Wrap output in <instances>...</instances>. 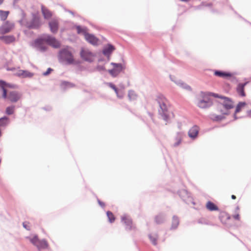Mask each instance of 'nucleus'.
Masks as SVG:
<instances>
[{"label": "nucleus", "instance_id": "1", "mask_svg": "<svg viewBox=\"0 0 251 251\" xmlns=\"http://www.w3.org/2000/svg\"><path fill=\"white\" fill-rule=\"evenodd\" d=\"M46 42L48 45L54 48L57 49L60 47V44L54 37L49 34H45L36 39L33 43V47L38 50L45 52L47 50V47L44 45Z\"/></svg>", "mask_w": 251, "mask_h": 251}, {"label": "nucleus", "instance_id": "2", "mask_svg": "<svg viewBox=\"0 0 251 251\" xmlns=\"http://www.w3.org/2000/svg\"><path fill=\"white\" fill-rule=\"evenodd\" d=\"M234 105L231 100L228 98H225V100L222 103L220 104L218 107V110L220 111L222 115H217L216 114H212L211 118L213 121H220L225 119L224 115L229 114V110L233 108Z\"/></svg>", "mask_w": 251, "mask_h": 251}, {"label": "nucleus", "instance_id": "3", "mask_svg": "<svg viewBox=\"0 0 251 251\" xmlns=\"http://www.w3.org/2000/svg\"><path fill=\"white\" fill-rule=\"evenodd\" d=\"M59 61L66 65L72 64L74 62V58L71 48L67 46L60 50L58 53Z\"/></svg>", "mask_w": 251, "mask_h": 251}, {"label": "nucleus", "instance_id": "4", "mask_svg": "<svg viewBox=\"0 0 251 251\" xmlns=\"http://www.w3.org/2000/svg\"><path fill=\"white\" fill-rule=\"evenodd\" d=\"M202 99H200L197 103V105L201 108H207L212 106L213 103L212 100L205 95L201 93Z\"/></svg>", "mask_w": 251, "mask_h": 251}, {"label": "nucleus", "instance_id": "5", "mask_svg": "<svg viewBox=\"0 0 251 251\" xmlns=\"http://www.w3.org/2000/svg\"><path fill=\"white\" fill-rule=\"evenodd\" d=\"M111 65L113 66V68L109 70L108 72L113 77H116L124 69V67L121 63L112 62Z\"/></svg>", "mask_w": 251, "mask_h": 251}, {"label": "nucleus", "instance_id": "6", "mask_svg": "<svg viewBox=\"0 0 251 251\" xmlns=\"http://www.w3.org/2000/svg\"><path fill=\"white\" fill-rule=\"evenodd\" d=\"M14 27V24L9 21H6L0 26V33L5 34L10 32Z\"/></svg>", "mask_w": 251, "mask_h": 251}, {"label": "nucleus", "instance_id": "7", "mask_svg": "<svg viewBox=\"0 0 251 251\" xmlns=\"http://www.w3.org/2000/svg\"><path fill=\"white\" fill-rule=\"evenodd\" d=\"M22 97V94L16 91H10L8 95H7L6 98L13 103L17 102Z\"/></svg>", "mask_w": 251, "mask_h": 251}, {"label": "nucleus", "instance_id": "8", "mask_svg": "<svg viewBox=\"0 0 251 251\" xmlns=\"http://www.w3.org/2000/svg\"><path fill=\"white\" fill-rule=\"evenodd\" d=\"M81 57L86 61L92 62L93 61V55L92 53L88 50L82 49L80 51Z\"/></svg>", "mask_w": 251, "mask_h": 251}, {"label": "nucleus", "instance_id": "9", "mask_svg": "<svg viewBox=\"0 0 251 251\" xmlns=\"http://www.w3.org/2000/svg\"><path fill=\"white\" fill-rule=\"evenodd\" d=\"M160 109H159V114L162 119L166 122L168 121V114L166 105L164 103L159 102Z\"/></svg>", "mask_w": 251, "mask_h": 251}, {"label": "nucleus", "instance_id": "10", "mask_svg": "<svg viewBox=\"0 0 251 251\" xmlns=\"http://www.w3.org/2000/svg\"><path fill=\"white\" fill-rule=\"evenodd\" d=\"M41 25L40 19L36 14H32V19L28 25V27L30 28H38Z\"/></svg>", "mask_w": 251, "mask_h": 251}, {"label": "nucleus", "instance_id": "11", "mask_svg": "<svg viewBox=\"0 0 251 251\" xmlns=\"http://www.w3.org/2000/svg\"><path fill=\"white\" fill-rule=\"evenodd\" d=\"M178 194L183 201H184L186 203L188 204H189L190 202L193 203L192 202L190 194L187 190L182 189L178 191Z\"/></svg>", "mask_w": 251, "mask_h": 251}, {"label": "nucleus", "instance_id": "12", "mask_svg": "<svg viewBox=\"0 0 251 251\" xmlns=\"http://www.w3.org/2000/svg\"><path fill=\"white\" fill-rule=\"evenodd\" d=\"M121 220L125 224L126 230H130L134 228L132 220L129 216L125 215L122 216Z\"/></svg>", "mask_w": 251, "mask_h": 251}, {"label": "nucleus", "instance_id": "13", "mask_svg": "<svg viewBox=\"0 0 251 251\" xmlns=\"http://www.w3.org/2000/svg\"><path fill=\"white\" fill-rule=\"evenodd\" d=\"M17 76L22 78H31L34 74L27 70H20L15 74Z\"/></svg>", "mask_w": 251, "mask_h": 251}, {"label": "nucleus", "instance_id": "14", "mask_svg": "<svg viewBox=\"0 0 251 251\" xmlns=\"http://www.w3.org/2000/svg\"><path fill=\"white\" fill-rule=\"evenodd\" d=\"M167 219V215L165 213H160L154 217L156 224L159 225L164 223Z\"/></svg>", "mask_w": 251, "mask_h": 251}, {"label": "nucleus", "instance_id": "15", "mask_svg": "<svg viewBox=\"0 0 251 251\" xmlns=\"http://www.w3.org/2000/svg\"><path fill=\"white\" fill-rule=\"evenodd\" d=\"M49 27L51 32L55 33L58 30V23L56 20H52L49 23Z\"/></svg>", "mask_w": 251, "mask_h": 251}, {"label": "nucleus", "instance_id": "16", "mask_svg": "<svg viewBox=\"0 0 251 251\" xmlns=\"http://www.w3.org/2000/svg\"><path fill=\"white\" fill-rule=\"evenodd\" d=\"M85 38L87 42L93 45L98 44V39L93 35L91 34H85Z\"/></svg>", "mask_w": 251, "mask_h": 251}, {"label": "nucleus", "instance_id": "17", "mask_svg": "<svg viewBox=\"0 0 251 251\" xmlns=\"http://www.w3.org/2000/svg\"><path fill=\"white\" fill-rule=\"evenodd\" d=\"M171 79L174 81L177 85L179 86V87H181L182 88L185 89L188 91H191V87L187 85V84L184 83L180 80H175L173 79V77L170 76Z\"/></svg>", "mask_w": 251, "mask_h": 251}, {"label": "nucleus", "instance_id": "18", "mask_svg": "<svg viewBox=\"0 0 251 251\" xmlns=\"http://www.w3.org/2000/svg\"><path fill=\"white\" fill-rule=\"evenodd\" d=\"M199 133V127L195 126L192 127L188 132L189 136L192 139H195Z\"/></svg>", "mask_w": 251, "mask_h": 251}, {"label": "nucleus", "instance_id": "19", "mask_svg": "<svg viewBox=\"0 0 251 251\" xmlns=\"http://www.w3.org/2000/svg\"><path fill=\"white\" fill-rule=\"evenodd\" d=\"M0 40L3 41L5 44H9L15 41V37L13 35H6L0 36Z\"/></svg>", "mask_w": 251, "mask_h": 251}, {"label": "nucleus", "instance_id": "20", "mask_svg": "<svg viewBox=\"0 0 251 251\" xmlns=\"http://www.w3.org/2000/svg\"><path fill=\"white\" fill-rule=\"evenodd\" d=\"M114 50L115 48L113 45L108 44L103 48L102 53L105 56L109 57Z\"/></svg>", "mask_w": 251, "mask_h": 251}, {"label": "nucleus", "instance_id": "21", "mask_svg": "<svg viewBox=\"0 0 251 251\" xmlns=\"http://www.w3.org/2000/svg\"><path fill=\"white\" fill-rule=\"evenodd\" d=\"M41 11L45 19H49L52 16L51 12L43 5L41 6Z\"/></svg>", "mask_w": 251, "mask_h": 251}, {"label": "nucleus", "instance_id": "22", "mask_svg": "<svg viewBox=\"0 0 251 251\" xmlns=\"http://www.w3.org/2000/svg\"><path fill=\"white\" fill-rule=\"evenodd\" d=\"M179 220L178 217L176 216H173L172 218V225L171 226V230L176 229L179 225Z\"/></svg>", "mask_w": 251, "mask_h": 251}, {"label": "nucleus", "instance_id": "23", "mask_svg": "<svg viewBox=\"0 0 251 251\" xmlns=\"http://www.w3.org/2000/svg\"><path fill=\"white\" fill-rule=\"evenodd\" d=\"M36 247L38 250L40 251L42 249H47L48 247V243L45 239L39 240Z\"/></svg>", "mask_w": 251, "mask_h": 251}, {"label": "nucleus", "instance_id": "24", "mask_svg": "<svg viewBox=\"0 0 251 251\" xmlns=\"http://www.w3.org/2000/svg\"><path fill=\"white\" fill-rule=\"evenodd\" d=\"M214 75L223 78L230 77L231 76V74L229 73H226L218 70H216L214 72Z\"/></svg>", "mask_w": 251, "mask_h": 251}, {"label": "nucleus", "instance_id": "25", "mask_svg": "<svg viewBox=\"0 0 251 251\" xmlns=\"http://www.w3.org/2000/svg\"><path fill=\"white\" fill-rule=\"evenodd\" d=\"M247 84V82H245L244 83H239L238 85L237 88V91L239 94L241 95L242 97H244L245 96V93L244 92V87L246 86V85Z\"/></svg>", "mask_w": 251, "mask_h": 251}, {"label": "nucleus", "instance_id": "26", "mask_svg": "<svg viewBox=\"0 0 251 251\" xmlns=\"http://www.w3.org/2000/svg\"><path fill=\"white\" fill-rule=\"evenodd\" d=\"M9 123V118L7 116H4L0 118V127H5Z\"/></svg>", "mask_w": 251, "mask_h": 251}, {"label": "nucleus", "instance_id": "27", "mask_svg": "<svg viewBox=\"0 0 251 251\" xmlns=\"http://www.w3.org/2000/svg\"><path fill=\"white\" fill-rule=\"evenodd\" d=\"M75 86V84L68 82V81H63L61 82L60 84V87L62 89L65 90L67 89L74 87Z\"/></svg>", "mask_w": 251, "mask_h": 251}, {"label": "nucleus", "instance_id": "28", "mask_svg": "<svg viewBox=\"0 0 251 251\" xmlns=\"http://www.w3.org/2000/svg\"><path fill=\"white\" fill-rule=\"evenodd\" d=\"M5 85H7V83L5 81L2 80H0V86L1 87V88L3 91L2 97L4 99H6L7 97V90L5 88H4V86Z\"/></svg>", "mask_w": 251, "mask_h": 251}, {"label": "nucleus", "instance_id": "29", "mask_svg": "<svg viewBox=\"0 0 251 251\" xmlns=\"http://www.w3.org/2000/svg\"><path fill=\"white\" fill-rule=\"evenodd\" d=\"M206 207L210 211H216L218 210V207L214 203L210 201L207 202Z\"/></svg>", "mask_w": 251, "mask_h": 251}, {"label": "nucleus", "instance_id": "30", "mask_svg": "<svg viewBox=\"0 0 251 251\" xmlns=\"http://www.w3.org/2000/svg\"><path fill=\"white\" fill-rule=\"evenodd\" d=\"M149 237L153 245L156 246L157 244V240L158 236L157 234H150L149 235Z\"/></svg>", "mask_w": 251, "mask_h": 251}, {"label": "nucleus", "instance_id": "31", "mask_svg": "<svg viewBox=\"0 0 251 251\" xmlns=\"http://www.w3.org/2000/svg\"><path fill=\"white\" fill-rule=\"evenodd\" d=\"M183 136V133L182 132H178L177 136L176 137V142L174 144V147H176L178 146L181 143L182 138Z\"/></svg>", "mask_w": 251, "mask_h": 251}, {"label": "nucleus", "instance_id": "32", "mask_svg": "<svg viewBox=\"0 0 251 251\" xmlns=\"http://www.w3.org/2000/svg\"><path fill=\"white\" fill-rule=\"evenodd\" d=\"M246 105V103L245 102H240L236 106L235 113L234 115V117L235 119H237V117L236 116V113L239 112L242 108V107H244Z\"/></svg>", "mask_w": 251, "mask_h": 251}, {"label": "nucleus", "instance_id": "33", "mask_svg": "<svg viewBox=\"0 0 251 251\" xmlns=\"http://www.w3.org/2000/svg\"><path fill=\"white\" fill-rule=\"evenodd\" d=\"M128 97L130 100H136L137 95L133 90H129L128 92Z\"/></svg>", "mask_w": 251, "mask_h": 251}, {"label": "nucleus", "instance_id": "34", "mask_svg": "<svg viewBox=\"0 0 251 251\" xmlns=\"http://www.w3.org/2000/svg\"><path fill=\"white\" fill-rule=\"evenodd\" d=\"M15 106L13 105L8 106L5 110V113L8 115L13 114L15 112Z\"/></svg>", "mask_w": 251, "mask_h": 251}, {"label": "nucleus", "instance_id": "35", "mask_svg": "<svg viewBox=\"0 0 251 251\" xmlns=\"http://www.w3.org/2000/svg\"><path fill=\"white\" fill-rule=\"evenodd\" d=\"M9 13V12L8 11L0 10V18L1 20L5 21L7 19Z\"/></svg>", "mask_w": 251, "mask_h": 251}, {"label": "nucleus", "instance_id": "36", "mask_svg": "<svg viewBox=\"0 0 251 251\" xmlns=\"http://www.w3.org/2000/svg\"><path fill=\"white\" fill-rule=\"evenodd\" d=\"M107 216L108 218V221L110 223H112L115 221V217L113 213L110 211H107L106 212Z\"/></svg>", "mask_w": 251, "mask_h": 251}, {"label": "nucleus", "instance_id": "37", "mask_svg": "<svg viewBox=\"0 0 251 251\" xmlns=\"http://www.w3.org/2000/svg\"><path fill=\"white\" fill-rule=\"evenodd\" d=\"M76 28L77 30V32L78 34L82 33L85 36V34H87L85 28H82L80 25H77L76 26Z\"/></svg>", "mask_w": 251, "mask_h": 251}, {"label": "nucleus", "instance_id": "38", "mask_svg": "<svg viewBox=\"0 0 251 251\" xmlns=\"http://www.w3.org/2000/svg\"><path fill=\"white\" fill-rule=\"evenodd\" d=\"M39 240L37 235H35L32 238H30V242L35 246H37Z\"/></svg>", "mask_w": 251, "mask_h": 251}, {"label": "nucleus", "instance_id": "39", "mask_svg": "<svg viewBox=\"0 0 251 251\" xmlns=\"http://www.w3.org/2000/svg\"><path fill=\"white\" fill-rule=\"evenodd\" d=\"M115 93L116 94V96L118 98L122 99L123 97V94L122 93H120L118 92V90L117 88L116 87L115 89L113 90Z\"/></svg>", "mask_w": 251, "mask_h": 251}, {"label": "nucleus", "instance_id": "40", "mask_svg": "<svg viewBox=\"0 0 251 251\" xmlns=\"http://www.w3.org/2000/svg\"><path fill=\"white\" fill-rule=\"evenodd\" d=\"M115 93L116 94V96L118 98L122 99L123 97V94L122 93H120L118 92V90L117 88L116 87L115 89L113 90Z\"/></svg>", "mask_w": 251, "mask_h": 251}, {"label": "nucleus", "instance_id": "41", "mask_svg": "<svg viewBox=\"0 0 251 251\" xmlns=\"http://www.w3.org/2000/svg\"><path fill=\"white\" fill-rule=\"evenodd\" d=\"M97 70L98 71H103L105 70V67L103 66L98 65L96 68Z\"/></svg>", "mask_w": 251, "mask_h": 251}, {"label": "nucleus", "instance_id": "42", "mask_svg": "<svg viewBox=\"0 0 251 251\" xmlns=\"http://www.w3.org/2000/svg\"><path fill=\"white\" fill-rule=\"evenodd\" d=\"M53 70L52 69H51L50 68H49L47 71H46L45 72H44L43 74V75H45V76H46V75H49L51 71H52Z\"/></svg>", "mask_w": 251, "mask_h": 251}, {"label": "nucleus", "instance_id": "43", "mask_svg": "<svg viewBox=\"0 0 251 251\" xmlns=\"http://www.w3.org/2000/svg\"><path fill=\"white\" fill-rule=\"evenodd\" d=\"M106 84L113 90L116 88V86L111 82H107Z\"/></svg>", "mask_w": 251, "mask_h": 251}, {"label": "nucleus", "instance_id": "44", "mask_svg": "<svg viewBox=\"0 0 251 251\" xmlns=\"http://www.w3.org/2000/svg\"><path fill=\"white\" fill-rule=\"evenodd\" d=\"M209 95H211V96H213V97H214L215 98H221L222 99H224V100H225V97H220L219 96V95L217 94H215V93H209Z\"/></svg>", "mask_w": 251, "mask_h": 251}, {"label": "nucleus", "instance_id": "45", "mask_svg": "<svg viewBox=\"0 0 251 251\" xmlns=\"http://www.w3.org/2000/svg\"><path fill=\"white\" fill-rule=\"evenodd\" d=\"M233 217L235 220H239V219H240V215L239 214H237L233 215Z\"/></svg>", "mask_w": 251, "mask_h": 251}, {"label": "nucleus", "instance_id": "46", "mask_svg": "<svg viewBox=\"0 0 251 251\" xmlns=\"http://www.w3.org/2000/svg\"><path fill=\"white\" fill-rule=\"evenodd\" d=\"M23 226L27 230H29V226H27V224L25 222H24L23 223Z\"/></svg>", "mask_w": 251, "mask_h": 251}, {"label": "nucleus", "instance_id": "47", "mask_svg": "<svg viewBox=\"0 0 251 251\" xmlns=\"http://www.w3.org/2000/svg\"><path fill=\"white\" fill-rule=\"evenodd\" d=\"M21 0H13V4L14 6H16L17 5V4L20 2Z\"/></svg>", "mask_w": 251, "mask_h": 251}, {"label": "nucleus", "instance_id": "48", "mask_svg": "<svg viewBox=\"0 0 251 251\" xmlns=\"http://www.w3.org/2000/svg\"><path fill=\"white\" fill-rule=\"evenodd\" d=\"M98 203L101 206V207H103L104 206V203L103 202H102V201H101L100 200H98Z\"/></svg>", "mask_w": 251, "mask_h": 251}, {"label": "nucleus", "instance_id": "49", "mask_svg": "<svg viewBox=\"0 0 251 251\" xmlns=\"http://www.w3.org/2000/svg\"><path fill=\"white\" fill-rule=\"evenodd\" d=\"M7 85H5L4 86V87H5V86H7V87H10V88H15V87L14 86V85H11V84H8V83H7Z\"/></svg>", "mask_w": 251, "mask_h": 251}, {"label": "nucleus", "instance_id": "50", "mask_svg": "<svg viewBox=\"0 0 251 251\" xmlns=\"http://www.w3.org/2000/svg\"><path fill=\"white\" fill-rule=\"evenodd\" d=\"M66 11H68V12L71 13L72 15H74V13L73 11H72L71 10H66Z\"/></svg>", "mask_w": 251, "mask_h": 251}, {"label": "nucleus", "instance_id": "51", "mask_svg": "<svg viewBox=\"0 0 251 251\" xmlns=\"http://www.w3.org/2000/svg\"><path fill=\"white\" fill-rule=\"evenodd\" d=\"M231 199H233V200H235L236 199V196L234 195H232L231 196Z\"/></svg>", "mask_w": 251, "mask_h": 251}, {"label": "nucleus", "instance_id": "52", "mask_svg": "<svg viewBox=\"0 0 251 251\" xmlns=\"http://www.w3.org/2000/svg\"><path fill=\"white\" fill-rule=\"evenodd\" d=\"M180 0L181 1L187 2V1H189L190 0Z\"/></svg>", "mask_w": 251, "mask_h": 251}, {"label": "nucleus", "instance_id": "53", "mask_svg": "<svg viewBox=\"0 0 251 251\" xmlns=\"http://www.w3.org/2000/svg\"><path fill=\"white\" fill-rule=\"evenodd\" d=\"M3 0H0V5H1L3 3Z\"/></svg>", "mask_w": 251, "mask_h": 251}, {"label": "nucleus", "instance_id": "54", "mask_svg": "<svg viewBox=\"0 0 251 251\" xmlns=\"http://www.w3.org/2000/svg\"><path fill=\"white\" fill-rule=\"evenodd\" d=\"M239 207H238V206H237V207H236V209H237V210H239Z\"/></svg>", "mask_w": 251, "mask_h": 251}]
</instances>
